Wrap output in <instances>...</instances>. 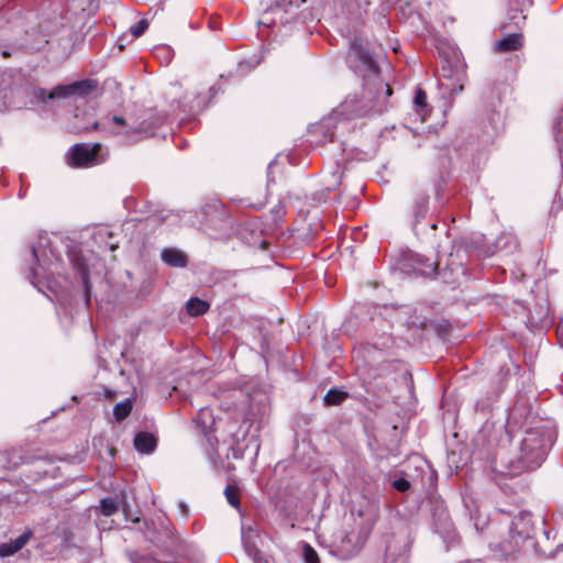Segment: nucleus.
Segmentation results:
<instances>
[{
	"label": "nucleus",
	"mask_w": 563,
	"mask_h": 563,
	"mask_svg": "<svg viewBox=\"0 0 563 563\" xmlns=\"http://www.w3.org/2000/svg\"><path fill=\"white\" fill-rule=\"evenodd\" d=\"M96 81L92 79H84L69 84L71 96H86L92 92L96 88Z\"/></svg>",
	"instance_id": "obj_15"
},
{
	"label": "nucleus",
	"mask_w": 563,
	"mask_h": 563,
	"mask_svg": "<svg viewBox=\"0 0 563 563\" xmlns=\"http://www.w3.org/2000/svg\"><path fill=\"white\" fill-rule=\"evenodd\" d=\"M346 398L347 393L332 388L325 394L323 401L327 406H338L342 404Z\"/></svg>",
	"instance_id": "obj_18"
},
{
	"label": "nucleus",
	"mask_w": 563,
	"mask_h": 563,
	"mask_svg": "<svg viewBox=\"0 0 563 563\" xmlns=\"http://www.w3.org/2000/svg\"><path fill=\"white\" fill-rule=\"evenodd\" d=\"M511 529L521 538H530L533 533L531 515L520 514L515 517Z\"/></svg>",
	"instance_id": "obj_11"
},
{
	"label": "nucleus",
	"mask_w": 563,
	"mask_h": 563,
	"mask_svg": "<svg viewBox=\"0 0 563 563\" xmlns=\"http://www.w3.org/2000/svg\"><path fill=\"white\" fill-rule=\"evenodd\" d=\"M224 495L227 497V500L228 503L234 507V508H239L240 506V497H239V492H238V488L234 487V486H227L225 489H224Z\"/></svg>",
	"instance_id": "obj_22"
},
{
	"label": "nucleus",
	"mask_w": 563,
	"mask_h": 563,
	"mask_svg": "<svg viewBox=\"0 0 563 563\" xmlns=\"http://www.w3.org/2000/svg\"><path fill=\"white\" fill-rule=\"evenodd\" d=\"M14 553H16V551H13V545L10 542L0 545V554L2 556H10Z\"/></svg>",
	"instance_id": "obj_30"
},
{
	"label": "nucleus",
	"mask_w": 563,
	"mask_h": 563,
	"mask_svg": "<svg viewBox=\"0 0 563 563\" xmlns=\"http://www.w3.org/2000/svg\"><path fill=\"white\" fill-rule=\"evenodd\" d=\"M442 264V256L438 254V260L432 261L423 255H416L415 258V271L424 277H432L439 273V267Z\"/></svg>",
	"instance_id": "obj_9"
},
{
	"label": "nucleus",
	"mask_w": 563,
	"mask_h": 563,
	"mask_svg": "<svg viewBox=\"0 0 563 563\" xmlns=\"http://www.w3.org/2000/svg\"><path fill=\"white\" fill-rule=\"evenodd\" d=\"M148 27V21L146 19L140 20L136 24L130 27V32L134 37H140Z\"/></svg>",
	"instance_id": "obj_25"
},
{
	"label": "nucleus",
	"mask_w": 563,
	"mask_h": 563,
	"mask_svg": "<svg viewBox=\"0 0 563 563\" xmlns=\"http://www.w3.org/2000/svg\"><path fill=\"white\" fill-rule=\"evenodd\" d=\"M356 512L361 520L357 523L358 529L344 532L336 545L343 559H350L362 550L378 520L379 507L374 501H366L364 507L357 509Z\"/></svg>",
	"instance_id": "obj_3"
},
{
	"label": "nucleus",
	"mask_w": 563,
	"mask_h": 563,
	"mask_svg": "<svg viewBox=\"0 0 563 563\" xmlns=\"http://www.w3.org/2000/svg\"><path fill=\"white\" fill-rule=\"evenodd\" d=\"M456 257L457 255H454L453 252H451L446 257L445 265L442 268L439 267L438 274L441 275L445 283H460V278L465 276L466 269L462 261H457Z\"/></svg>",
	"instance_id": "obj_7"
},
{
	"label": "nucleus",
	"mask_w": 563,
	"mask_h": 563,
	"mask_svg": "<svg viewBox=\"0 0 563 563\" xmlns=\"http://www.w3.org/2000/svg\"><path fill=\"white\" fill-rule=\"evenodd\" d=\"M391 487L395 488L398 492H407L410 488V483L406 478H397L393 481Z\"/></svg>",
	"instance_id": "obj_29"
},
{
	"label": "nucleus",
	"mask_w": 563,
	"mask_h": 563,
	"mask_svg": "<svg viewBox=\"0 0 563 563\" xmlns=\"http://www.w3.org/2000/svg\"><path fill=\"white\" fill-rule=\"evenodd\" d=\"M162 261L172 267H185L188 263L187 256L177 249H165L162 252Z\"/></svg>",
	"instance_id": "obj_14"
},
{
	"label": "nucleus",
	"mask_w": 563,
	"mask_h": 563,
	"mask_svg": "<svg viewBox=\"0 0 563 563\" xmlns=\"http://www.w3.org/2000/svg\"><path fill=\"white\" fill-rule=\"evenodd\" d=\"M54 461L49 456H41L32 460V468L27 472V477L33 481L53 474Z\"/></svg>",
	"instance_id": "obj_10"
},
{
	"label": "nucleus",
	"mask_w": 563,
	"mask_h": 563,
	"mask_svg": "<svg viewBox=\"0 0 563 563\" xmlns=\"http://www.w3.org/2000/svg\"><path fill=\"white\" fill-rule=\"evenodd\" d=\"M43 242L40 241L37 245L32 246V254L34 260L38 263V265H43L46 257V252L43 250Z\"/></svg>",
	"instance_id": "obj_26"
},
{
	"label": "nucleus",
	"mask_w": 563,
	"mask_h": 563,
	"mask_svg": "<svg viewBox=\"0 0 563 563\" xmlns=\"http://www.w3.org/2000/svg\"><path fill=\"white\" fill-rule=\"evenodd\" d=\"M351 48L363 63L368 74L364 77L361 96H349L340 106V112L346 118H361L380 114L388 109L391 88L378 75V68L367 49L355 38Z\"/></svg>",
	"instance_id": "obj_1"
},
{
	"label": "nucleus",
	"mask_w": 563,
	"mask_h": 563,
	"mask_svg": "<svg viewBox=\"0 0 563 563\" xmlns=\"http://www.w3.org/2000/svg\"><path fill=\"white\" fill-rule=\"evenodd\" d=\"M551 445L552 441L547 431L539 428L526 431L520 443L519 456L507 461L500 470H496V483L501 486L503 477H515L526 471L539 467Z\"/></svg>",
	"instance_id": "obj_2"
},
{
	"label": "nucleus",
	"mask_w": 563,
	"mask_h": 563,
	"mask_svg": "<svg viewBox=\"0 0 563 563\" xmlns=\"http://www.w3.org/2000/svg\"><path fill=\"white\" fill-rule=\"evenodd\" d=\"M385 563H407V556L404 554H395L387 550Z\"/></svg>",
	"instance_id": "obj_28"
},
{
	"label": "nucleus",
	"mask_w": 563,
	"mask_h": 563,
	"mask_svg": "<svg viewBox=\"0 0 563 563\" xmlns=\"http://www.w3.org/2000/svg\"><path fill=\"white\" fill-rule=\"evenodd\" d=\"M429 189L418 187L413 190L411 198L410 212L415 219V225L424 219L429 212Z\"/></svg>",
	"instance_id": "obj_6"
},
{
	"label": "nucleus",
	"mask_w": 563,
	"mask_h": 563,
	"mask_svg": "<svg viewBox=\"0 0 563 563\" xmlns=\"http://www.w3.org/2000/svg\"><path fill=\"white\" fill-rule=\"evenodd\" d=\"M100 150V143H95L92 145L87 143L75 144L70 148V162L68 163L75 167H89L103 162V159H99Z\"/></svg>",
	"instance_id": "obj_5"
},
{
	"label": "nucleus",
	"mask_w": 563,
	"mask_h": 563,
	"mask_svg": "<svg viewBox=\"0 0 563 563\" xmlns=\"http://www.w3.org/2000/svg\"><path fill=\"white\" fill-rule=\"evenodd\" d=\"M302 559L305 563H320L317 551L309 544H302Z\"/></svg>",
	"instance_id": "obj_21"
},
{
	"label": "nucleus",
	"mask_w": 563,
	"mask_h": 563,
	"mask_svg": "<svg viewBox=\"0 0 563 563\" xmlns=\"http://www.w3.org/2000/svg\"><path fill=\"white\" fill-rule=\"evenodd\" d=\"M511 20H516V19H519L521 22H523L526 20V16L525 15H521V14H518L517 12L510 16Z\"/></svg>",
	"instance_id": "obj_34"
},
{
	"label": "nucleus",
	"mask_w": 563,
	"mask_h": 563,
	"mask_svg": "<svg viewBox=\"0 0 563 563\" xmlns=\"http://www.w3.org/2000/svg\"><path fill=\"white\" fill-rule=\"evenodd\" d=\"M85 287H88L87 280H85ZM86 290H88V288H86Z\"/></svg>",
	"instance_id": "obj_38"
},
{
	"label": "nucleus",
	"mask_w": 563,
	"mask_h": 563,
	"mask_svg": "<svg viewBox=\"0 0 563 563\" xmlns=\"http://www.w3.org/2000/svg\"><path fill=\"white\" fill-rule=\"evenodd\" d=\"M71 96L69 85L56 86L47 96L48 99L67 98Z\"/></svg>",
	"instance_id": "obj_23"
},
{
	"label": "nucleus",
	"mask_w": 563,
	"mask_h": 563,
	"mask_svg": "<svg viewBox=\"0 0 563 563\" xmlns=\"http://www.w3.org/2000/svg\"><path fill=\"white\" fill-rule=\"evenodd\" d=\"M415 106L420 111L427 107V95L422 89H418L415 96Z\"/></svg>",
	"instance_id": "obj_27"
},
{
	"label": "nucleus",
	"mask_w": 563,
	"mask_h": 563,
	"mask_svg": "<svg viewBox=\"0 0 563 563\" xmlns=\"http://www.w3.org/2000/svg\"><path fill=\"white\" fill-rule=\"evenodd\" d=\"M98 128H99V123H98V122H95V123L92 124V129H93V130H97Z\"/></svg>",
	"instance_id": "obj_35"
},
{
	"label": "nucleus",
	"mask_w": 563,
	"mask_h": 563,
	"mask_svg": "<svg viewBox=\"0 0 563 563\" xmlns=\"http://www.w3.org/2000/svg\"><path fill=\"white\" fill-rule=\"evenodd\" d=\"M132 407L133 405L131 399H125L117 404L113 408V416L115 420L122 421L123 419H125L130 415Z\"/></svg>",
	"instance_id": "obj_19"
},
{
	"label": "nucleus",
	"mask_w": 563,
	"mask_h": 563,
	"mask_svg": "<svg viewBox=\"0 0 563 563\" xmlns=\"http://www.w3.org/2000/svg\"><path fill=\"white\" fill-rule=\"evenodd\" d=\"M431 228H432V229H437V224H435V223H433V224L431 225Z\"/></svg>",
	"instance_id": "obj_37"
},
{
	"label": "nucleus",
	"mask_w": 563,
	"mask_h": 563,
	"mask_svg": "<svg viewBox=\"0 0 563 563\" xmlns=\"http://www.w3.org/2000/svg\"><path fill=\"white\" fill-rule=\"evenodd\" d=\"M32 532L25 531L14 540H11L10 543L13 545V551H20L31 539Z\"/></svg>",
	"instance_id": "obj_24"
},
{
	"label": "nucleus",
	"mask_w": 563,
	"mask_h": 563,
	"mask_svg": "<svg viewBox=\"0 0 563 563\" xmlns=\"http://www.w3.org/2000/svg\"><path fill=\"white\" fill-rule=\"evenodd\" d=\"M157 444L156 438L148 432H139L134 438V446L141 453H152Z\"/></svg>",
	"instance_id": "obj_13"
},
{
	"label": "nucleus",
	"mask_w": 563,
	"mask_h": 563,
	"mask_svg": "<svg viewBox=\"0 0 563 563\" xmlns=\"http://www.w3.org/2000/svg\"><path fill=\"white\" fill-rule=\"evenodd\" d=\"M181 510L185 511L186 510V506L184 504H181Z\"/></svg>",
	"instance_id": "obj_36"
},
{
	"label": "nucleus",
	"mask_w": 563,
	"mask_h": 563,
	"mask_svg": "<svg viewBox=\"0 0 563 563\" xmlns=\"http://www.w3.org/2000/svg\"><path fill=\"white\" fill-rule=\"evenodd\" d=\"M103 396L108 399H112L117 396V391L110 388H104Z\"/></svg>",
	"instance_id": "obj_33"
},
{
	"label": "nucleus",
	"mask_w": 563,
	"mask_h": 563,
	"mask_svg": "<svg viewBox=\"0 0 563 563\" xmlns=\"http://www.w3.org/2000/svg\"><path fill=\"white\" fill-rule=\"evenodd\" d=\"M209 303L205 300H201L199 298H190L187 301L186 308L187 312L192 317H198L203 313H206L209 309Z\"/></svg>",
	"instance_id": "obj_16"
},
{
	"label": "nucleus",
	"mask_w": 563,
	"mask_h": 563,
	"mask_svg": "<svg viewBox=\"0 0 563 563\" xmlns=\"http://www.w3.org/2000/svg\"><path fill=\"white\" fill-rule=\"evenodd\" d=\"M244 548L246 553L253 558L255 563H268L267 559H265L260 549L256 547L255 542L252 541L251 537L244 538Z\"/></svg>",
	"instance_id": "obj_17"
},
{
	"label": "nucleus",
	"mask_w": 563,
	"mask_h": 563,
	"mask_svg": "<svg viewBox=\"0 0 563 563\" xmlns=\"http://www.w3.org/2000/svg\"><path fill=\"white\" fill-rule=\"evenodd\" d=\"M201 225L211 238H219L232 230V218L220 202L209 203L203 208Z\"/></svg>",
	"instance_id": "obj_4"
},
{
	"label": "nucleus",
	"mask_w": 563,
	"mask_h": 563,
	"mask_svg": "<svg viewBox=\"0 0 563 563\" xmlns=\"http://www.w3.org/2000/svg\"><path fill=\"white\" fill-rule=\"evenodd\" d=\"M111 121L115 124H119V125H125L126 124V121L123 117H120V115H113L111 118Z\"/></svg>",
	"instance_id": "obj_32"
},
{
	"label": "nucleus",
	"mask_w": 563,
	"mask_h": 563,
	"mask_svg": "<svg viewBox=\"0 0 563 563\" xmlns=\"http://www.w3.org/2000/svg\"><path fill=\"white\" fill-rule=\"evenodd\" d=\"M306 0H275L273 12L279 15L282 23L297 21L299 18V8Z\"/></svg>",
	"instance_id": "obj_8"
},
{
	"label": "nucleus",
	"mask_w": 563,
	"mask_h": 563,
	"mask_svg": "<svg viewBox=\"0 0 563 563\" xmlns=\"http://www.w3.org/2000/svg\"><path fill=\"white\" fill-rule=\"evenodd\" d=\"M145 130L140 124L137 126L129 125V130L126 131V134H134V133H143Z\"/></svg>",
	"instance_id": "obj_31"
},
{
	"label": "nucleus",
	"mask_w": 563,
	"mask_h": 563,
	"mask_svg": "<svg viewBox=\"0 0 563 563\" xmlns=\"http://www.w3.org/2000/svg\"><path fill=\"white\" fill-rule=\"evenodd\" d=\"M100 509H101L102 515L112 516L114 512L118 511L119 506H118L115 499H113L111 497H107V498L101 499Z\"/></svg>",
	"instance_id": "obj_20"
},
{
	"label": "nucleus",
	"mask_w": 563,
	"mask_h": 563,
	"mask_svg": "<svg viewBox=\"0 0 563 563\" xmlns=\"http://www.w3.org/2000/svg\"><path fill=\"white\" fill-rule=\"evenodd\" d=\"M523 45V37L521 33H512L495 43V51L497 52H511L521 48Z\"/></svg>",
	"instance_id": "obj_12"
}]
</instances>
